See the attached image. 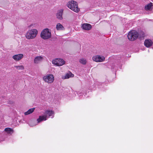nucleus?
<instances>
[{
	"mask_svg": "<svg viewBox=\"0 0 153 153\" xmlns=\"http://www.w3.org/2000/svg\"><path fill=\"white\" fill-rule=\"evenodd\" d=\"M54 112L52 111L47 110L45 111L44 115L40 116L37 119L38 123H39L43 121H45L51 116H52L51 118L53 117Z\"/></svg>",
	"mask_w": 153,
	"mask_h": 153,
	"instance_id": "nucleus-1",
	"label": "nucleus"
},
{
	"mask_svg": "<svg viewBox=\"0 0 153 153\" xmlns=\"http://www.w3.org/2000/svg\"><path fill=\"white\" fill-rule=\"evenodd\" d=\"M67 6L71 10L76 13H78L80 10L78 8L77 2L74 1H69L67 4Z\"/></svg>",
	"mask_w": 153,
	"mask_h": 153,
	"instance_id": "nucleus-2",
	"label": "nucleus"
},
{
	"mask_svg": "<svg viewBox=\"0 0 153 153\" xmlns=\"http://www.w3.org/2000/svg\"><path fill=\"white\" fill-rule=\"evenodd\" d=\"M38 34V30L36 29H32L29 30L26 33L25 37L28 39H33L35 38Z\"/></svg>",
	"mask_w": 153,
	"mask_h": 153,
	"instance_id": "nucleus-3",
	"label": "nucleus"
},
{
	"mask_svg": "<svg viewBox=\"0 0 153 153\" xmlns=\"http://www.w3.org/2000/svg\"><path fill=\"white\" fill-rule=\"evenodd\" d=\"M51 33L48 28L44 29L41 33V37L44 39H49L51 37Z\"/></svg>",
	"mask_w": 153,
	"mask_h": 153,
	"instance_id": "nucleus-4",
	"label": "nucleus"
},
{
	"mask_svg": "<svg viewBox=\"0 0 153 153\" xmlns=\"http://www.w3.org/2000/svg\"><path fill=\"white\" fill-rule=\"evenodd\" d=\"M138 35V33L136 31H131L128 33V38L129 40L132 41L136 39Z\"/></svg>",
	"mask_w": 153,
	"mask_h": 153,
	"instance_id": "nucleus-5",
	"label": "nucleus"
},
{
	"mask_svg": "<svg viewBox=\"0 0 153 153\" xmlns=\"http://www.w3.org/2000/svg\"><path fill=\"white\" fill-rule=\"evenodd\" d=\"M43 80L48 83H51L53 82L54 77L52 74H48L43 77Z\"/></svg>",
	"mask_w": 153,
	"mask_h": 153,
	"instance_id": "nucleus-6",
	"label": "nucleus"
},
{
	"mask_svg": "<svg viewBox=\"0 0 153 153\" xmlns=\"http://www.w3.org/2000/svg\"><path fill=\"white\" fill-rule=\"evenodd\" d=\"M52 63L56 66H61L65 63V62L62 59L56 58L52 61Z\"/></svg>",
	"mask_w": 153,
	"mask_h": 153,
	"instance_id": "nucleus-7",
	"label": "nucleus"
},
{
	"mask_svg": "<svg viewBox=\"0 0 153 153\" xmlns=\"http://www.w3.org/2000/svg\"><path fill=\"white\" fill-rule=\"evenodd\" d=\"M105 57L100 55H97L92 58L93 60L96 62H102L104 60Z\"/></svg>",
	"mask_w": 153,
	"mask_h": 153,
	"instance_id": "nucleus-8",
	"label": "nucleus"
},
{
	"mask_svg": "<svg viewBox=\"0 0 153 153\" xmlns=\"http://www.w3.org/2000/svg\"><path fill=\"white\" fill-rule=\"evenodd\" d=\"M63 9H61L58 10L56 14V16L57 18L59 20H62L63 19V17L62 16L63 13Z\"/></svg>",
	"mask_w": 153,
	"mask_h": 153,
	"instance_id": "nucleus-9",
	"label": "nucleus"
},
{
	"mask_svg": "<svg viewBox=\"0 0 153 153\" xmlns=\"http://www.w3.org/2000/svg\"><path fill=\"white\" fill-rule=\"evenodd\" d=\"M82 28L85 30H89L91 27V25L89 24L84 23L82 25Z\"/></svg>",
	"mask_w": 153,
	"mask_h": 153,
	"instance_id": "nucleus-10",
	"label": "nucleus"
},
{
	"mask_svg": "<svg viewBox=\"0 0 153 153\" xmlns=\"http://www.w3.org/2000/svg\"><path fill=\"white\" fill-rule=\"evenodd\" d=\"M23 55L19 54L14 55L13 56V59L16 61H19L22 59L23 57Z\"/></svg>",
	"mask_w": 153,
	"mask_h": 153,
	"instance_id": "nucleus-11",
	"label": "nucleus"
},
{
	"mask_svg": "<svg viewBox=\"0 0 153 153\" xmlns=\"http://www.w3.org/2000/svg\"><path fill=\"white\" fill-rule=\"evenodd\" d=\"M152 41L150 39H146L145 40L144 44V45L147 48L149 47L152 45Z\"/></svg>",
	"mask_w": 153,
	"mask_h": 153,
	"instance_id": "nucleus-12",
	"label": "nucleus"
},
{
	"mask_svg": "<svg viewBox=\"0 0 153 153\" xmlns=\"http://www.w3.org/2000/svg\"><path fill=\"white\" fill-rule=\"evenodd\" d=\"M43 58L41 56H38L36 57L34 60V62L35 64H38L41 62L43 60Z\"/></svg>",
	"mask_w": 153,
	"mask_h": 153,
	"instance_id": "nucleus-13",
	"label": "nucleus"
},
{
	"mask_svg": "<svg viewBox=\"0 0 153 153\" xmlns=\"http://www.w3.org/2000/svg\"><path fill=\"white\" fill-rule=\"evenodd\" d=\"M56 28L58 30H65V28L63 25L59 23L56 24Z\"/></svg>",
	"mask_w": 153,
	"mask_h": 153,
	"instance_id": "nucleus-14",
	"label": "nucleus"
},
{
	"mask_svg": "<svg viewBox=\"0 0 153 153\" xmlns=\"http://www.w3.org/2000/svg\"><path fill=\"white\" fill-rule=\"evenodd\" d=\"M111 68L114 69L115 70H116L117 68L119 67V68H121V66L119 64H112L111 66Z\"/></svg>",
	"mask_w": 153,
	"mask_h": 153,
	"instance_id": "nucleus-15",
	"label": "nucleus"
},
{
	"mask_svg": "<svg viewBox=\"0 0 153 153\" xmlns=\"http://www.w3.org/2000/svg\"><path fill=\"white\" fill-rule=\"evenodd\" d=\"M35 109L34 108L30 109L27 111L25 113V115H27L32 113L34 111Z\"/></svg>",
	"mask_w": 153,
	"mask_h": 153,
	"instance_id": "nucleus-16",
	"label": "nucleus"
},
{
	"mask_svg": "<svg viewBox=\"0 0 153 153\" xmlns=\"http://www.w3.org/2000/svg\"><path fill=\"white\" fill-rule=\"evenodd\" d=\"M152 6V3L151 2L145 6V9L146 10H150L151 9Z\"/></svg>",
	"mask_w": 153,
	"mask_h": 153,
	"instance_id": "nucleus-17",
	"label": "nucleus"
},
{
	"mask_svg": "<svg viewBox=\"0 0 153 153\" xmlns=\"http://www.w3.org/2000/svg\"><path fill=\"white\" fill-rule=\"evenodd\" d=\"M4 131L6 132L7 133L9 134H12L13 132V130L12 129L9 128H5Z\"/></svg>",
	"mask_w": 153,
	"mask_h": 153,
	"instance_id": "nucleus-18",
	"label": "nucleus"
},
{
	"mask_svg": "<svg viewBox=\"0 0 153 153\" xmlns=\"http://www.w3.org/2000/svg\"><path fill=\"white\" fill-rule=\"evenodd\" d=\"M74 76V74L70 72L69 73H67L66 74L65 76V79H68L71 77H73Z\"/></svg>",
	"mask_w": 153,
	"mask_h": 153,
	"instance_id": "nucleus-19",
	"label": "nucleus"
},
{
	"mask_svg": "<svg viewBox=\"0 0 153 153\" xmlns=\"http://www.w3.org/2000/svg\"><path fill=\"white\" fill-rule=\"evenodd\" d=\"M79 62L83 65H85L87 62L86 60L84 58H81L79 60Z\"/></svg>",
	"mask_w": 153,
	"mask_h": 153,
	"instance_id": "nucleus-20",
	"label": "nucleus"
},
{
	"mask_svg": "<svg viewBox=\"0 0 153 153\" xmlns=\"http://www.w3.org/2000/svg\"><path fill=\"white\" fill-rule=\"evenodd\" d=\"M14 67L18 70H23L24 69V66L22 65H16Z\"/></svg>",
	"mask_w": 153,
	"mask_h": 153,
	"instance_id": "nucleus-21",
	"label": "nucleus"
}]
</instances>
